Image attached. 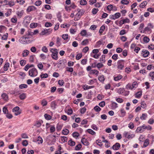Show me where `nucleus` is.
Segmentation results:
<instances>
[{
	"label": "nucleus",
	"instance_id": "1",
	"mask_svg": "<svg viewBox=\"0 0 154 154\" xmlns=\"http://www.w3.org/2000/svg\"><path fill=\"white\" fill-rule=\"evenodd\" d=\"M50 52L52 53L51 56L53 59L57 60L58 58L57 54L58 52L57 49L55 48H51Z\"/></svg>",
	"mask_w": 154,
	"mask_h": 154
},
{
	"label": "nucleus",
	"instance_id": "2",
	"mask_svg": "<svg viewBox=\"0 0 154 154\" xmlns=\"http://www.w3.org/2000/svg\"><path fill=\"white\" fill-rule=\"evenodd\" d=\"M38 74V71L36 69L33 68L29 70V75L32 77L36 76Z\"/></svg>",
	"mask_w": 154,
	"mask_h": 154
},
{
	"label": "nucleus",
	"instance_id": "3",
	"mask_svg": "<svg viewBox=\"0 0 154 154\" xmlns=\"http://www.w3.org/2000/svg\"><path fill=\"white\" fill-rule=\"evenodd\" d=\"M124 63L125 61L124 60H118L117 62V68L118 69L122 70L124 67Z\"/></svg>",
	"mask_w": 154,
	"mask_h": 154
},
{
	"label": "nucleus",
	"instance_id": "4",
	"mask_svg": "<svg viewBox=\"0 0 154 154\" xmlns=\"http://www.w3.org/2000/svg\"><path fill=\"white\" fill-rule=\"evenodd\" d=\"M33 32H31L30 30L29 29L27 32H26L25 38L26 40V41H27L28 39L29 38L28 37V36H32L33 35Z\"/></svg>",
	"mask_w": 154,
	"mask_h": 154
},
{
	"label": "nucleus",
	"instance_id": "5",
	"mask_svg": "<svg viewBox=\"0 0 154 154\" xmlns=\"http://www.w3.org/2000/svg\"><path fill=\"white\" fill-rule=\"evenodd\" d=\"M121 146L120 143H116L113 145L111 148H112L113 150H118L119 149Z\"/></svg>",
	"mask_w": 154,
	"mask_h": 154
},
{
	"label": "nucleus",
	"instance_id": "6",
	"mask_svg": "<svg viewBox=\"0 0 154 154\" xmlns=\"http://www.w3.org/2000/svg\"><path fill=\"white\" fill-rule=\"evenodd\" d=\"M66 59H62L60 60L59 61V64H60L62 67L64 68L66 65Z\"/></svg>",
	"mask_w": 154,
	"mask_h": 154
},
{
	"label": "nucleus",
	"instance_id": "7",
	"mask_svg": "<svg viewBox=\"0 0 154 154\" xmlns=\"http://www.w3.org/2000/svg\"><path fill=\"white\" fill-rule=\"evenodd\" d=\"M85 12V11L83 9H82L81 10L79 11L78 13H77L76 15V16H78L79 19L77 20H76L79 19L80 18L81 16L82 15L84 14Z\"/></svg>",
	"mask_w": 154,
	"mask_h": 154
},
{
	"label": "nucleus",
	"instance_id": "8",
	"mask_svg": "<svg viewBox=\"0 0 154 154\" xmlns=\"http://www.w3.org/2000/svg\"><path fill=\"white\" fill-rule=\"evenodd\" d=\"M36 10V8L34 6H29L27 8L26 11L27 12H29L33 11H35Z\"/></svg>",
	"mask_w": 154,
	"mask_h": 154
},
{
	"label": "nucleus",
	"instance_id": "9",
	"mask_svg": "<svg viewBox=\"0 0 154 154\" xmlns=\"http://www.w3.org/2000/svg\"><path fill=\"white\" fill-rule=\"evenodd\" d=\"M76 7V6L75 4L73 3L72 5L70 6H65V10L66 11H68V9L67 8H69V11H70L71 10V8L74 9Z\"/></svg>",
	"mask_w": 154,
	"mask_h": 154
},
{
	"label": "nucleus",
	"instance_id": "10",
	"mask_svg": "<svg viewBox=\"0 0 154 154\" xmlns=\"http://www.w3.org/2000/svg\"><path fill=\"white\" fill-rule=\"evenodd\" d=\"M81 143L84 145L88 146L89 143L85 137H82L81 140Z\"/></svg>",
	"mask_w": 154,
	"mask_h": 154
},
{
	"label": "nucleus",
	"instance_id": "11",
	"mask_svg": "<svg viewBox=\"0 0 154 154\" xmlns=\"http://www.w3.org/2000/svg\"><path fill=\"white\" fill-rule=\"evenodd\" d=\"M142 54L144 57H146L149 55V52L146 50H143L142 51Z\"/></svg>",
	"mask_w": 154,
	"mask_h": 154
},
{
	"label": "nucleus",
	"instance_id": "12",
	"mask_svg": "<svg viewBox=\"0 0 154 154\" xmlns=\"http://www.w3.org/2000/svg\"><path fill=\"white\" fill-rule=\"evenodd\" d=\"M144 131V128H143V125L137 127L135 131L137 133H142Z\"/></svg>",
	"mask_w": 154,
	"mask_h": 154
},
{
	"label": "nucleus",
	"instance_id": "13",
	"mask_svg": "<svg viewBox=\"0 0 154 154\" xmlns=\"http://www.w3.org/2000/svg\"><path fill=\"white\" fill-rule=\"evenodd\" d=\"M24 13V11L23 10H21L20 11H17L16 12V14H17L18 18H20L23 16Z\"/></svg>",
	"mask_w": 154,
	"mask_h": 154
},
{
	"label": "nucleus",
	"instance_id": "14",
	"mask_svg": "<svg viewBox=\"0 0 154 154\" xmlns=\"http://www.w3.org/2000/svg\"><path fill=\"white\" fill-rule=\"evenodd\" d=\"M49 30L50 29H44V31H43L41 32V34L42 35H45L47 34V33H48V34H50V32H51L52 29H51L50 31H49Z\"/></svg>",
	"mask_w": 154,
	"mask_h": 154
},
{
	"label": "nucleus",
	"instance_id": "15",
	"mask_svg": "<svg viewBox=\"0 0 154 154\" xmlns=\"http://www.w3.org/2000/svg\"><path fill=\"white\" fill-rule=\"evenodd\" d=\"M1 97L4 100L7 101L8 100V96L5 93H3L1 95Z\"/></svg>",
	"mask_w": 154,
	"mask_h": 154
},
{
	"label": "nucleus",
	"instance_id": "16",
	"mask_svg": "<svg viewBox=\"0 0 154 154\" xmlns=\"http://www.w3.org/2000/svg\"><path fill=\"white\" fill-rule=\"evenodd\" d=\"M43 122V121L42 120H40L36 122L34 126H36L37 127L39 128L41 126L42 123Z\"/></svg>",
	"mask_w": 154,
	"mask_h": 154
},
{
	"label": "nucleus",
	"instance_id": "17",
	"mask_svg": "<svg viewBox=\"0 0 154 154\" xmlns=\"http://www.w3.org/2000/svg\"><path fill=\"white\" fill-rule=\"evenodd\" d=\"M99 72L96 69H91L89 72L90 74H95L97 76L99 74Z\"/></svg>",
	"mask_w": 154,
	"mask_h": 154
},
{
	"label": "nucleus",
	"instance_id": "18",
	"mask_svg": "<svg viewBox=\"0 0 154 154\" xmlns=\"http://www.w3.org/2000/svg\"><path fill=\"white\" fill-rule=\"evenodd\" d=\"M68 144L70 146H73L75 144V142L73 141L72 139H70L68 141Z\"/></svg>",
	"mask_w": 154,
	"mask_h": 154
},
{
	"label": "nucleus",
	"instance_id": "19",
	"mask_svg": "<svg viewBox=\"0 0 154 154\" xmlns=\"http://www.w3.org/2000/svg\"><path fill=\"white\" fill-rule=\"evenodd\" d=\"M111 106L112 109H115L118 107V104L116 102H112V105Z\"/></svg>",
	"mask_w": 154,
	"mask_h": 154
},
{
	"label": "nucleus",
	"instance_id": "20",
	"mask_svg": "<svg viewBox=\"0 0 154 154\" xmlns=\"http://www.w3.org/2000/svg\"><path fill=\"white\" fill-rule=\"evenodd\" d=\"M122 78V76L120 74H119L117 76L114 77V80L115 81H117L121 79Z\"/></svg>",
	"mask_w": 154,
	"mask_h": 154
},
{
	"label": "nucleus",
	"instance_id": "21",
	"mask_svg": "<svg viewBox=\"0 0 154 154\" xmlns=\"http://www.w3.org/2000/svg\"><path fill=\"white\" fill-rule=\"evenodd\" d=\"M120 111L121 113V115L120 116V117H123L125 116L126 112L124 109L122 108L120 109Z\"/></svg>",
	"mask_w": 154,
	"mask_h": 154
},
{
	"label": "nucleus",
	"instance_id": "22",
	"mask_svg": "<svg viewBox=\"0 0 154 154\" xmlns=\"http://www.w3.org/2000/svg\"><path fill=\"white\" fill-rule=\"evenodd\" d=\"M9 65L10 64L9 63H6L4 66V70L5 71H7L9 67Z\"/></svg>",
	"mask_w": 154,
	"mask_h": 154
},
{
	"label": "nucleus",
	"instance_id": "23",
	"mask_svg": "<svg viewBox=\"0 0 154 154\" xmlns=\"http://www.w3.org/2000/svg\"><path fill=\"white\" fill-rule=\"evenodd\" d=\"M142 95V91H138L135 94V97L137 98H140Z\"/></svg>",
	"mask_w": 154,
	"mask_h": 154
},
{
	"label": "nucleus",
	"instance_id": "24",
	"mask_svg": "<svg viewBox=\"0 0 154 154\" xmlns=\"http://www.w3.org/2000/svg\"><path fill=\"white\" fill-rule=\"evenodd\" d=\"M26 97V94L25 93H23L20 94L19 97L20 100H23L25 99Z\"/></svg>",
	"mask_w": 154,
	"mask_h": 154
},
{
	"label": "nucleus",
	"instance_id": "25",
	"mask_svg": "<svg viewBox=\"0 0 154 154\" xmlns=\"http://www.w3.org/2000/svg\"><path fill=\"white\" fill-rule=\"evenodd\" d=\"M98 79L100 82H103L105 80L104 75H99L98 76Z\"/></svg>",
	"mask_w": 154,
	"mask_h": 154
},
{
	"label": "nucleus",
	"instance_id": "26",
	"mask_svg": "<svg viewBox=\"0 0 154 154\" xmlns=\"http://www.w3.org/2000/svg\"><path fill=\"white\" fill-rule=\"evenodd\" d=\"M80 34L82 36H86L87 37H88V36L86 30L85 29L82 30L80 33Z\"/></svg>",
	"mask_w": 154,
	"mask_h": 154
},
{
	"label": "nucleus",
	"instance_id": "27",
	"mask_svg": "<svg viewBox=\"0 0 154 154\" xmlns=\"http://www.w3.org/2000/svg\"><path fill=\"white\" fill-rule=\"evenodd\" d=\"M143 128H144V131L145 129H147L148 130H151L152 128V127L150 126L149 125L146 126L145 125H143Z\"/></svg>",
	"mask_w": 154,
	"mask_h": 154
},
{
	"label": "nucleus",
	"instance_id": "28",
	"mask_svg": "<svg viewBox=\"0 0 154 154\" xmlns=\"http://www.w3.org/2000/svg\"><path fill=\"white\" fill-rule=\"evenodd\" d=\"M38 23H32L30 25V27L31 28H36L38 26Z\"/></svg>",
	"mask_w": 154,
	"mask_h": 154
},
{
	"label": "nucleus",
	"instance_id": "29",
	"mask_svg": "<svg viewBox=\"0 0 154 154\" xmlns=\"http://www.w3.org/2000/svg\"><path fill=\"white\" fill-rule=\"evenodd\" d=\"M62 134L64 135H67L69 133V130L67 129H65L62 131Z\"/></svg>",
	"mask_w": 154,
	"mask_h": 154
},
{
	"label": "nucleus",
	"instance_id": "30",
	"mask_svg": "<svg viewBox=\"0 0 154 154\" xmlns=\"http://www.w3.org/2000/svg\"><path fill=\"white\" fill-rule=\"evenodd\" d=\"M29 53V51L27 50H25L23 51V53H22V56L23 57H26L27 56Z\"/></svg>",
	"mask_w": 154,
	"mask_h": 154
},
{
	"label": "nucleus",
	"instance_id": "31",
	"mask_svg": "<svg viewBox=\"0 0 154 154\" xmlns=\"http://www.w3.org/2000/svg\"><path fill=\"white\" fill-rule=\"evenodd\" d=\"M147 3V2L146 1H144L140 4L139 5V7L140 8H143L144 7L146 6Z\"/></svg>",
	"mask_w": 154,
	"mask_h": 154
},
{
	"label": "nucleus",
	"instance_id": "32",
	"mask_svg": "<svg viewBox=\"0 0 154 154\" xmlns=\"http://www.w3.org/2000/svg\"><path fill=\"white\" fill-rule=\"evenodd\" d=\"M102 39H100L96 43V47L97 48L99 47L100 45L102 44Z\"/></svg>",
	"mask_w": 154,
	"mask_h": 154
},
{
	"label": "nucleus",
	"instance_id": "33",
	"mask_svg": "<svg viewBox=\"0 0 154 154\" xmlns=\"http://www.w3.org/2000/svg\"><path fill=\"white\" fill-rule=\"evenodd\" d=\"M100 61L102 63H104L106 61L105 60V55L103 54L101 57L100 58Z\"/></svg>",
	"mask_w": 154,
	"mask_h": 154
},
{
	"label": "nucleus",
	"instance_id": "34",
	"mask_svg": "<svg viewBox=\"0 0 154 154\" xmlns=\"http://www.w3.org/2000/svg\"><path fill=\"white\" fill-rule=\"evenodd\" d=\"M57 105L56 102L55 100L52 101L51 104V107L54 109L56 108V106Z\"/></svg>",
	"mask_w": 154,
	"mask_h": 154
},
{
	"label": "nucleus",
	"instance_id": "35",
	"mask_svg": "<svg viewBox=\"0 0 154 154\" xmlns=\"http://www.w3.org/2000/svg\"><path fill=\"white\" fill-rule=\"evenodd\" d=\"M89 42V41L88 39H85L83 41L81 42V45H86Z\"/></svg>",
	"mask_w": 154,
	"mask_h": 154
},
{
	"label": "nucleus",
	"instance_id": "36",
	"mask_svg": "<svg viewBox=\"0 0 154 154\" xmlns=\"http://www.w3.org/2000/svg\"><path fill=\"white\" fill-rule=\"evenodd\" d=\"M40 76L42 79L46 78L48 77V75L46 73L43 74V73H42Z\"/></svg>",
	"mask_w": 154,
	"mask_h": 154
},
{
	"label": "nucleus",
	"instance_id": "37",
	"mask_svg": "<svg viewBox=\"0 0 154 154\" xmlns=\"http://www.w3.org/2000/svg\"><path fill=\"white\" fill-rule=\"evenodd\" d=\"M84 87H83V88L84 89V90H88L89 89L92 88H94V86H88V85H84Z\"/></svg>",
	"mask_w": 154,
	"mask_h": 154
},
{
	"label": "nucleus",
	"instance_id": "38",
	"mask_svg": "<svg viewBox=\"0 0 154 154\" xmlns=\"http://www.w3.org/2000/svg\"><path fill=\"white\" fill-rule=\"evenodd\" d=\"M44 117L45 119L47 120H50L51 119V116L47 114H45L44 115Z\"/></svg>",
	"mask_w": 154,
	"mask_h": 154
},
{
	"label": "nucleus",
	"instance_id": "39",
	"mask_svg": "<svg viewBox=\"0 0 154 154\" xmlns=\"http://www.w3.org/2000/svg\"><path fill=\"white\" fill-rule=\"evenodd\" d=\"M57 16L58 20L60 22H61L62 20L61 19V16L60 13V12H58L57 14Z\"/></svg>",
	"mask_w": 154,
	"mask_h": 154
},
{
	"label": "nucleus",
	"instance_id": "40",
	"mask_svg": "<svg viewBox=\"0 0 154 154\" xmlns=\"http://www.w3.org/2000/svg\"><path fill=\"white\" fill-rule=\"evenodd\" d=\"M28 87V85L26 84H23L19 85V88L20 89H22L24 88H26Z\"/></svg>",
	"mask_w": 154,
	"mask_h": 154
},
{
	"label": "nucleus",
	"instance_id": "41",
	"mask_svg": "<svg viewBox=\"0 0 154 154\" xmlns=\"http://www.w3.org/2000/svg\"><path fill=\"white\" fill-rule=\"evenodd\" d=\"M149 140L148 139H146L144 142L143 146L144 147H146L149 144Z\"/></svg>",
	"mask_w": 154,
	"mask_h": 154
},
{
	"label": "nucleus",
	"instance_id": "42",
	"mask_svg": "<svg viewBox=\"0 0 154 154\" xmlns=\"http://www.w3.org/2000/svg\"><path fill=\"white\" fill-rule=\"evenodd\" d=\"M82 145L81 144L77 145L75 147V150H79L82 148Z\"/></svg>",
	"mask_w": 154,
	"mask_h": 154
},
{
	"label": "nucleus",
	"instance_id": "43",
	"mask_svg": "<svg viewBox=\"0 0 154 154\" xmlns=\"http://www.w3.org/2000/svg\"><path fill=\"white\" fill-rule=\"evenodd\" d=\"M64 91L63 88H59L57 89V92H58L59 94H61Z\"/></svg>",
	"mask_w": 154,
	"mask_h": 154
},
{
	"label": "nucleus",
	"instance_id": "44",
	"mask_svg": "<svg viewBox=\"0 0 154 154\" xmlns=\"http://www.w3.org/2000/svg\"><path fill=\"white\" fill-rule=\"evenodd\" d=\"M86 131L88 133L92 135H94L96 134L95 132L94 131L90 129H87Z\"/></svg>",
	"mask_w": 154,
	"mask_h": 154
},
{
	"label": "nucleus",
	"instance_id": "45",
	"mask_svg": "<svg viewBox=\"0 0 154 154\" xmlns=\"http://www.w3.org/2000/svg\"><path fill=\"white\" fill-rule=\"evenodd\" d=\"M101 140L99 139H98L96 140V143L97 145H98L100 147H101L103 145V143H102V142H100Z\"/></svg>",
	"mask_w": 154,
	"mask_h": 154
},
{
	"label": "nucleus",
	"instance_id": "46",
	"mask_svg": "<svg viewBox=\"0 0 154 154\" xmlns=\"http://www.w3.org/2000/svg\"><path fill=\"white\" fill-rule=\"evenodd\" d=\"M5 5H8L10 7H11L15 5L13 1L9 2L8 3L6 4Z\"/></svg>",
	"mask_w": 154,
	"mask_h": 154
},
{
	"label": "nucleus",
	"instance_id": "47",
	"mask_svg": "<svg viewBox=\"0 0 154 154\" xmlns=\"http://www.w3.org/2000/svg\"><path fill=\"white\" fill-rule=\"evenodd\" d=\"M87 109L85 107H83L80 109V113L82 114H84L86 111Z\"/></svg>",
	"mask_w": 154,
	"mask_h": 154
},
{
	"label": "nucleus",
	"instance_id": "48",
	"mask_svg": "<svg viewBox=\"0 0 154 154\" xmlns=\"http://www.w3.org/2000/svg\"><path fill=\"white\" fill-rule=\"evenodd\" d=\"M105 29V26L104 25H103L101 26L100 27V29L99 31V33L100 34L102 33L103 31Z\"/></svg>",
	"mask_w": 154,
	"mask_h": 154
},
{
	"label": "nucleus",
	"instance_id": "49",
	"mask_svg": "<svg viewBox=\"0 0 154 154\" xmlns=\"http://www.w3.org/2000/svg\"><path fill=\"white\" fill-rule=\"evenodd\" d=\"M94 109L96 112H99L101 110V109L98 106H95Z\"/></svg>",
	"mask_w": 154,
	"mask_h": 154
},
{
	"label": "nucleus",
	"instance_id": "50",
	"mask_svg": "<svg viewBox=\"0 0 154 154\" xmlns=\"http://www.w3.org/2000/svg\"><path fill=\"white\" fill-rule=\"evenodd\" d=\"M80 2V4L82 5H85L87 4V2L86 0H81Z\"/></svg>",
	"mask_w": 154,
	"mask_h": 154
},
{
	"label": "nucleus",
	"instance_id": "51",
	"mask_svg": "<svg viewBox=\"0 0 154 154\" xmlns=\"http://www.w3.org/2000/svg\"><path fill=\"white\" fill-rule=\"evenodd\" d=\"M62 126H63L62 125H59L58 124L57 125V127H56L57 131H60L62 129Z\"/></svg>",
	"mask_w": 154,
	"mask_h": 154
},
{
	"label": "nucleus",
	"instance_id": "52",
	"mask_svg": "<svg viewBox=\"0 0 154 154\" xmlns=\"http://www.w3.org/2000/svg\"><path fill=\"white\" fill-rule=\"evenodd\" d=\"M99 11L98 8H94L92 10V13L93 14H95Z\"/></svg>",
	"mask_w": 154,
	"mask_h": 154
},
{
	"label": "nucleus",
	"instance_id": "53",
	"mask_svg": "<svg viewBox=\"0 0 154 154\" xmlns=\"http://www.w3.org/2000/svg\"><path fill=\"white\" fill-rule=\"evenodd\" d=\"M115 19V20L116 19L119 18L121 16V14L119 12L116 13L114 14Z\"/></svg>",
	"mask_w": 154,
	"mask_h": 154
},
{
	"label": "nucleus",
	"instance_id": "54",
	"mask_svg": "<svg viewBox=\"0 0 154 154\" xmlns=\"http://www.w3.org/2000/svg\"><path fill=\"white\" fill-rule=\"evenodd\" d=\"M3 112L5 114H6L7 112H8V110L7 109V107L6 106H4L3 108Z\"/></svg>",
	"mask_w": 154,
	"mask_h": 154
},
{
	"label": "nucleus",
	"instance_id": "55",
	"mask_svg": "<svg viewBox=\"0 0 154 154\" xmlns=\"http://www.w3.org/2000/svg\"><path fill=\"white\" fill-rule=\"evenodd\" d=\"M41 104L43 106H45L47 104V102L44 99L42 101Z\"/></svg>",
	"mask_w": 154,
	"mask_h": 154
},
{
	"label": "nucleus",
	"instance_id": "56",
	"mask_svg": "<svg viewBox=\"0 0 154 154\" xmlns=\"http://www.w3.org/2000/svg\"><path fill=\"white\" fill-rule=\"evenodd\" d=\"M113 7L112 5L111 4H110L107 6V10L109 11H111L112 10Z\"/></svg>",
	"mask_w": 154,
	"mask_h": 154
},
{
	"label": "nucleus",
	"instance_id": "57",
	"mask_svg": "<svg viewBox=\"0 0 154 154\" xmlns=\"http://www.w3.org/2000/svg\"><path fill=\"white\" fill-rule=\"evenodd\" d=\"M121 2L122 4L125 5H127L129 3V1L127 0H122Z\"/></svg>",
	"mask_w": 154,
	"mask_h": 154
},
{
	"label": "nucleus",
	"instance_id": "58",
	"mask_svg": "<svg viewBox=\"0 0 154 154\" xmlns=\"http://www.w3.org/2000/svg\"><path fill=\"white\" fill-rule=\"evenodd\" d=\"M147 115L146 113H143L142 116L140 117V118L142 120L145 119V117H147Z\"/></svg>",
	"mask_w": 154,
	"mask_h": 154
},
{
	"label": "nucleus",
	"instance_id": "59",
	"mask_svg": "<svg viewBox=\"0 0 154 154\" xmlns=\"http://www.w3.org/2000/svg\"><path fill=\"white\" fill-rule=\"evenodd\" d=\"M144 42L146 43H148L149 41V38L146 36H145L143 39Z\"/></svg>",
	"mask_w": 154,
	"mask_h": 154
},
{
	"label": "nucleus",
	"instance_id": "60",
	"mask_svg": "<svg viewBox=\"0 0 154 154\" xmlns=\"http://www.w3.org/2000/svg\"><path fill=\"white\" fill-rule=\"evenodd\" d=\"M72 135L74 137H78L79 136V134L77 132H75L72 133Z\"/></svg>",
	"mask_w": 154,
	"mask_h": 154
},
{
	"label": "nucleus",
	"instance_id": "61",
	"mask_svg": "<svg viewBox=\"0 0 154 154\" xmlns=\"http://www.w3.org/2000/svg\"><path fill=\"white\" fill-rule=\"evenodd\" d=\"M45 17L47 19H51L52 17V15L51 14H46Z\"/></svg>",
	"mask_w": 154,
	"mask_h": 154
},
{
	"label": "nucleus",
	"instance_id": "62",
	"mask_svg": "<svg viewBox=\"0 0 154 154\" xmlns=\"http://www.w3.org/2000/svg\"><path fill=\"white\" fill-rule=\"evenodd\" d=\"M82 54H78L76 56V60H79L82 57Z\"/></svg>",
	"mask_w": 154,
	"mask_h": 154
},
{
	"label": "nucleus",
	"instance_id": "63",
	"mask_svg": "<svg viewBox=\"0 0 154 154\" xmlns=\"http://www.w3.org/2000/svg\"><path fill=\"white\" fill-rule=\"evenodd\" d=\"M6 115V117L8 119H11L13 117V116L11 114L7 112Z\"/></svg>",
	"mask_w": 154,
	"mask_h": 154
},
{
	"label": "nucleus",
	"instance_id": "64",
	"mask_svg": "<svg viewBox=\"0 0 154 154\" xmlns=\"http://www.w3.org/2000/svg\"><path fill=\"white\" fill-rule=\"evenodd\" d=\"M149 75L151 77V79L154 81V72H150Z\"/></svg>",
	"mask_w": 154,
	"mask_h": 154
}]
</instances>
